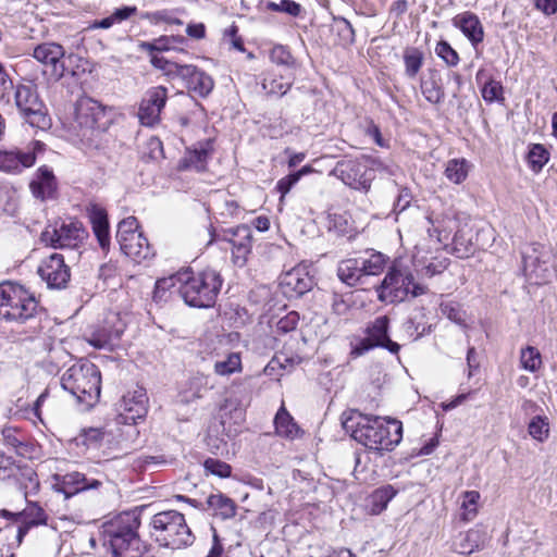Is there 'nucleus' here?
Listing matches in <instances>:
<instances>
[{
  "label": "nucleus",
  "mask_w": 557,
  "mask_h": 557,
  "mask_svg": "<svg viewBox=\"0 0 557 557\" xmlns=\"http://www.w3.org/2000/svg\"><path fill=\"white\" fill-rule=\"evenodd\" d=\"M221 286L222 278L215 270L207 269L195 275L185 271L178 293L188 306L209 308L214 305Z\"/></svg>",
  "instance_id": "obj_5"
},
{
  "label": "nucleus",
  "mask_w": 557,
  "mask_h": 557,
  "mask_svg": "<svg viewBox=\"0 0 557 557\" xmlns=\"http://www.w3.org/2000/svg\"><path fill=\"white\" fill-rule=\"evenodd\" d=\"M106 107L89 97H82L75 104V123L81 136L85 137L89 132L106 129Z\"/></svg>",
  "instance_id": "obj_11"
},
{
  "label": "nucleus",
  "mask_w": 557,
  "mask_h": 557,
  "mask_svg": "<svg viewBox=\"0 0 557 557\" xmlns=\"http://www.w3.org/2000/svg\"><path fill=\"white\" fill-rule=\"evenodd\" d=\"M87 214L101 250L108 252L110 249V231L107 211L97 203H90L87 206Z\"/></svg>",
  "instance_id": "obj_20"
},
{
  "label": "nucleus",
  "mask_w": 557,
  "mask_h": 557,
  "mask_svg": "<svg viewBox=\"0 0 557 557\" xmlns=\"http://www.w3.org/2000/svg\"><path fill=\"white\" fill-rule=\"evenodd\" d=\"M520 362L523 369L535 372L542 364L541 354L537 348L528 346L521 350Z\"/></svg>",
  "instance_id": "obj_42"
},
{
  "label": "nucleus",
  "mask_w": 557,
  "mask_h": 557,
  "mask_svg": "<svg viewBox=\"0 0 557 557\" xmlns=\"http://www.w3.org/2000/svg\"><path fill=\"white\" fill-rule=\"evenodd\" d=\"M377 297L384 302H400L409 295L418 297L426 293V286L414 282L408 270L392 269L376 289Z\"/></svg>",
  "instance_id": "obj_8"
},
{
  "label": "nucleus",
  "mask_w": 557,
  "mask_h": 557,
  "mask_svg": "<svg viewBox=\"0 0 557 557\" xmlns=\"http://www.w3.org/2000/svg\"><path fill=\"white\" fill-rule=\"evenodd\" d=\"M33 195L41 200L51 199L57 191V181L53 172L46 165L37 170L36 177L30 182Z\"/></svg>",
  "instance_id": "obj_25"
},
{
  "label": "nucleus",
  "mask_w": 557,
  "mask_h": 557,
  "mask_svg": "<svg viewBox=\"0 0 557 557\" xmlns=\"http://www.w3.org/2000/svg\"><path fill=\"white\" fill-rule=\"evenodd\" d=\"M297 175L294 173L288 174L276 183V189L281 194L280 201L282 202L284 197L289 193V190L298 183Z\"/></svg>",
  "instance_id": "obj_57"
},
{
  "label": "nucleus",
  "mask_w": 557,
  "mask_h": 557,
  "mask_svg": "<svg viewBox=\"0 0 557 557\" xmlns=\"http://www.w3.org/2000/svg\"><path fill=\"white\" fill-rule=\"evenodd\" d=\"M138 226V221L135 216H127L119 223L116 240L120 244V248H122L129 238H135L134 236L140 233Z\"/></svg>",
  "instance_id": "obj_40"
},
{
  "label": "nucleus",
  "mask_w": 557,
  "mask_h": 557,
  "mask_svg": "<svg viewBox=\"0 0 557 557\" xmlns=\"http://www.w3.org/2000/svg\"><path fill=\"white\" fill-rule=\"evenodd\" d=\"M32 55L45 66L44 74L48 75L50 81L58 82L66 74L76 75L70 65L77 61L78 57L73 53L66 55L64 48L57 42L37 45Z\"/></svg>",
  "instance_id": "obj_9"
},
{
  "label": "nucleus",
  "mask_w": 557,
  "mask_h": 557,
  "mask_svg": "<svg viewBox=\"0 0 557 557\" xmlns=\"http://www.w3.org/2000/svg\"><path fill=\"white\" fill-rule=\"evenodd\" d=\"M397 491L392 485H385L377 488L373 495V505L377 507L379 511L384 510L387 504L395 497Z\"/></svg>",
  "instance_id": "obj_49"
},
{
  "label": "nucleus",
  "mask_w": 557,
  "mask_h": 557,
  "mask_svg": "<svg viewBox=\"0 0 557 557\" xmlns=\"http://www.w3.org/2000/svg\"><path fill=\"white\" fill-rule=\"evenodd\" d=\"M150 535L160 546L172 549L186 547L194 542L184 515L176 510L156 513L150 521Z\"/></svg>",
  "instance_id": "obj_4"
},
{
  "label": "nucleus",
  "mask_w": 557,
  "mask_h": 557,
  "mask_svg": "<svg viewBox=\"0 0 557 557\" xmlns=\"http://www.w3.org/2000/svg\"><path fill=\"white\" fill-rule=\"evenodd\" d=\"M101 374L96 364L78 361L71 366L61 377L62 387L79 404L92 407L100 397Z\"/></svg>",
  "instance_id": "obj_3"
},
{
  "label": "nucleus",
  "mask_w": 557,
  "mask_h": 557,
  "mask_svg": "<svg viewBox=\"0 0 557 557\" xmlns=\"http://www.w3.org/2000/svg\"><path fill=\"white\" fill-rule=\"evenodd\" d=\"M17 471V466L12 458L0 454V481L13 478Z\"/></svg>",
  "instance_id": "obj_58"
},
{
  "label": "nucleus",
  "mask_w": 557,
  "mask_h": 557,
  "mask_svg": "<svg viewBox=\"0 0 557 557\" xmlns=\"http://www.w3.org/2000/svg\"><path fill=\"white\" fill-rule=\"evenodd\" d=\"M265 8L273 12H284L292 16H298L301 12V5L293 0H282L281 2L269 1Z\"/></svg>",
  "instance_id": "obj_51"
},
{
  "label": "nucleus",
  "mask_w": 557,
  "mask_h": 557,
  "mask_svg": "<svg viewBox=\"0 0 557 557\" xmlns=\"http://www.w3.org/2000/svg\"><path fill=\"white\" fill-rule=\"evenodd\" d=\"M36 154L33 149L0 151V171L20 173L23 169L35 164Z\"/></svg>",
  "instance_id": "obj_22"
},
{
  "label": "nucleus",
  "mask_w": 557,
  "mask_h": 557,
  "mask_svg": "<svg viewBox=\"0 0 557 557\" xmlns=\"http://www.w3.org/2000/svg\"><path fill=\"white\" fill-rule=\"evenodd\" d=\"M243 370L242 356L239 352H228L218 358L213 363V372L219 376H230Z\"/></svg>",
  "instance_id": "obj_31"
},
{
  "label": "nucleus",
  "mask_w": 557,
  "mask_h": 557,
  "mask_svg": "<svg viewBox=\"0 0 557 557\" xmlns=\"http://www.w3.org/2000/svg\"><path fill=\"white\" fill-rule=\"evenodd\" d=\"M299 315L297 312L292 311L277 322V330L282 333H288L297 327Z\"/></svg>",
  "instance_id": "obj_59"
},
{
  "label": "nucleus",
  "mask_w": 557,
  "mask_h": 557,
  "mask_svg": "<svg viewBox=\"0 0 557 557\" xmlns=\"http://www.w3.org/2000/svg\"><path fill=\"white\" fill-rule=\"evenodd\" d=\"M480 499V493L476 491H467L463 493L462 509L463 519L472 520L476 515V505Z\"/></svg>",
  "instance_id": "obj_50"
},
{
  "label": "nucleus",
  "mask_w": 557,
  "mask_h": 557,
  "mask_svg": "<svg viewBox=\"0 0 557 557\" xmlns=\"http://www.w3.org/2000/svg\"><path fill=\"white\" fill-rule=\"evenodd\" d=\"M534 7L545 15H553L557 12V0H534Z\"/></svg>",
  "instance_id": "obj_62"
},
{
  "label": "nucleus",
  "mask_w": 557,
  "mask_h": 557,
  "mask_svg": "<svg viewBox=\"0 0 557 557\" xmlns=\"http://www.w3.org/2000/svg\"><path fill=\"white\" fill-rule=\"evenodd\" d=\"M2 515L4 517L13 516V513L2 510ZM17 521L22 522V525L18 527L17 531V540L21 542L22 539L26 535L29 528L45 524L46 523V513L41 507H39L36 503L29 502L27 507L20 513L14 515Z\"/></svg>",
  "instance_id": "obj_24"
},
{
  "label": "nucleus",
  "mask_w": 557,
  "mask_h": 557,
  "mask_svg": "<svg viewBox=\"0 0 557 557\" xmlns=\"http://www.w3.org/2000/svg\"><path fill=\"white\" fill-rule=\"evenodd\" d=\"M481 94L483 99L488 102H503L504 98V87L500 82L490 78L482 86Z\"/></svg>",
  "instance_id": "obj_41"
},
{
  "label": "nucleus",
  "mask_w": 557,
  "mask_h": 557,
  "mask_svg": "<svg viewBox=\"0 0 557 557\" xmlns=\"http://www.w3.org/2000/svg\"><path fill=\"white\" fill-rule=\"evenodd\" d=\"M177 78L184 81L186 87L200 97L208 96L214 86L210 75L191 64H183Z\"/></svg>",
  "instance_id": "obj_19"
},
{
  "label": "nucleus",
  "mask_w": 557,
  "mask_h": 557,
  "mask_svg": "<svg viewBox=\"0 0 557 557\" xmlns=\"http://www.w3.org/2000/svg\"><path fill=\"white\" fill-rule=\"evenodd\" d=\"M104 431L97 428H90L85 431V442L89 445L97 444L104 438Z\"/></svg>",
  "instance_id": "obj_64"
},
{
  "label": "nucleus",
  "mask_w": 557,
  "mask_h": 557,
  "mask_svg": "<svg viewBox=\"0 0 557 557\" xmlns=\"http://www.w3.org/2000/svg\"><path fill=\"white\" fill-rule=\"evenodd\" d=\"M148 411V397L143 387H136L127 392L121 399L119 407V421L126 424H135L143 419Z\"/></svg>",
  "instance_id": "obj_15"
},
{
  "label": "nucleus",
  "mask_w": 557,
  "mask_h": 557,
  "mask_svg": "<svg viewBox=\"0 0 557 557\" xmlns=\"http://www.w3.org/2000/svg\"><path fill=\"white\" fill-rule=\"evenodd\" d=\"M208 159V150L206 149H195L189 152L187 157V162L190 168H194L196 171H203L206 168V162Z\"/></svg>",
  "instance_id": "obj_55"
},
{
  "label": "nucleus",
  "mask_w": 557,
  "mask_h": 557,
  "mask_svg": "<svg viewBox=\"0 0 557 557\" xmlns=\"http://www.w3.org/2000/svg\"><path fill=\"white\" fill-rule=\"evenodd\" d=\"M410 201H411L410 191L406 188L401 189L399 191V195H398L395 203H394V211L396 213L403 212L404 210H406L409 207Z\"/></svg>",
  "instance_id": "obj_61"
},
{
  "label": "nucleus",
  "mask_w": 557,
  "mask_h": 557,
  "mask_svg": "<svg viewBox=\"0 0 557 557\" xmlns=\"http://www.w3.org/2000/svg\"><path fill=\"white\" fill-rule=\"evenodd\" d=\"M440 309L442 314L447 317L450 321L457 324L465 322V312L460 309L458 304L451 301L442 302Z\"/></svg>",
  "instance_id": "obj_54"
},
{
  "label": "nucleus",
  "mask_w": 557,
  "mask_h": 557,
  "mask_svg": "<svg viewBox=\"0 0 557 557\" xmlns=\"http://www.w3.org/2000/svg\"><path fill=\"white\" fill-rule=\"evenodd\" d=\"M293 85V77L277 76L275 74L267 75L262 81V88L269 96L282 97L287 94Z\"/></svg>",
  "instance_id": "obj_35"
},
{
  "label": "nucleus",
  "mask_w": 557,
  "mask_h": 557,
  "mask_svg": "<svg viewBox=\"0 0 557 557\" xmlns=\"http://www.w3.org/2000/svg\"><path fill=\"white\" fill-rule=\"evenodd\" d=\"M213 386L210 376L198 373L189 377L181 387L178 393L180 401L183 404H191L201 399Z\"/></svg>",
  "instance_id": "obj_21"
},
{
  "label": "nucleus",
  "mask_w": 557,
  "mask_h": 557,
  "mask_svg": "<svg viewBox=\"0 0 557 557\" xmlns=\"http://www.w3.org/2000/svg\"><path fill=\"white\" fill-rule=\"evenodd\" d=\"M207 504L223 520L231 519L236 515V504L234 500L221 493L211 494L207 499Z\"/></svg>",
  "instance_id": "obj_34"
},
{
  "label": "nucleus",
  "mask_w": 557,
  "mask_h": 557,
  "mask_svg": "<svg viewBox=\"0 0 557 557\" xmlns=\"http://www.w3.org/2000/svg\"><path fill=\"white\" fill-rule=\"evenodd\" d=\"M487 534L481 529H470L460 534L454 542V550L461 555H470L482 549L487 543Z\"/></svg>",
  "instance_id": "obj_26"
},
{
  "label": "nucleus",
  "mask_w": 557,
  "mask_h": 557,
  "mask_svg": "<svg viewBox=\"0 0 557 557\" xmlns=\"http://www.w3.org/2000/svg\"><path fill=\"white\" fill-rule=\"evenodd\" d=\"M102 485L103 481L101 479L89 478L78 471L52 476V488L63 494L65 499L85 491L99 490Z\"/></svg>",
  "instance_id": "obj_13"
},
{
  "label": "nucleus",
  "mask_w": 557,
  "mask_h": 557,
  "mask_svg": "<svg viewBox=\"0 0 557 557\" xmlns=\"http://www.w3.org/2000/svg\"><path fill=\"white\" fill-rule=\"evenodd\" d=\"M124 332V324L117 315L108 317L103 324L94 329L86 341L97 349H111Z\"/></svg>",
  "instance_id": "obj_17"
},
{
  "label": "nucleus",
  "mask_w": 557,
  "mask_h": 557,
  "mask_svg": "<svg viewBox=\"0 0 557 557\" xmlns=\"http://www.w3.org/2000/svg\"><path fill=\"white\" fill-rule=\"evenodd\" d=\"M87 236L88 233L79 221H63L60 225L48 226L41 233L40 239L54 249H77Z\"/></svg>",
  "instance_id": "obj_10"
},
{
  "label": "nucleus",
  "mask_w": 557,
  "mask_h": 557,
  "mask_svg": "<svg viewBox=\"0 0 557 557\" xmlns=\"http://www.w3.org/2000/svg\"><path fill=\"white\" fill-rule=\"evenodd\" d=\"M275 431L278 436L294 440L299 434V428L285 407H281L274 418Z\"/></svg>",
  "instance_id": "obj_32"
},
{
  "label": "nucleus",
  "mask_w": 557,
  "mask_h": 557,
  "mask_svg": "<svg viewBox=\"0 0 557 557\" xmlns=\"http://www.w3.org/2000/svg\"><path fill=\"white\" fill-rule=\"evenodd\" d=\"M363 276L377 275L386 265V258L381 252H371L359 257Z\"/></svg>",
  "instance_id": "obj_38"
},
{
  "label": "nucleus",
  "mask_w": 557,
  "mask_h": 557,
  "mask_svg": "<svg viewBox=\"0 0 557 557\" xmlns=\"http://www.w3.org/2000/svg\"><path fill=\"white\" fill-rule=\"evenodd\" d=\"M1 434L5 445L14 448L20 455L24 454L23 447L25 436L21 431L16 428L8 426L2 430Z\"/></svg>",
  "instance_id": "obj_45"
},
{
  "label": "nucleus",
  "mask_w": 557,
  "mask_h": 557,
  "mask_svg": "<svg viewBox=\"0 0 557 557\" xmlns=\"http://www.w3.org/2000/svg\"><path fill=\"white\" fill-rule=\"evenodd\" d=\"M548 159L549 152L543 145H532L528 153V161L533 171L539 172L547 163Z\"/></svg>",
  "instance_id": "obj_44"
},
{
  "label": "nucleus",
  "mask_w": 557,
  "mask_h": 557,
  "mask_svg": "<svg viewBox=\"0 0 557 557\" xmlns=\"http://www.w3.org/2000/svg\"><path fill=\"white\" fill-rule=\"evenodd\" d=\"M135 238H129L127 243L121 248V250L129 258H132L136 262H141L143 260L149 259L153 256V251L148 243V239L143 235V233H138L134 236Z\"/></svg>",
  "instance_id": "obj_28"
},
{
  "label": "nucleus",
  "mask_w": 557,
  "mask_h": 557,
  "mask_svg": "<svg viewBox=\"0 0 557 557\" xmlns=\"http://www.w3.org/2000/svg\"><path fill=\"white\" fill-rule=\"evenodd\" d=\"M350 188L368 191L374 176L370 173L368 164L358 159L338 161L330 172Z\"/></svg>",
  "instance_id": "obj_12"
},
{
  "label": "nucleus",
  "mask_w": 557,
  "mask_h": 557,
  "mask_svg": "<svg viewBox=\"0 0 557 557\" xmlns=\"http://www.w3.org/2000/svg\"><path fill=\"white\" fill-rule=\"evenodd\" d=\"M366 161L368 163V169L371 174H372V172H379L381 174L389 175V176H393L396 174L397 168L393 164H387V163L383 162L382 160L375 159V158H368Z\"/></svg>",
  "instance_id": "obj_56"
},
{
  "label": "nucleus",
  "mask_w": 557,
  "mask_h": 557,
  "mask_svg": "<svg viewBox=\"0 0 557 557\" xmlns=\"http://www.w3.org/2000/svg\"><path fill=\"white\" fill-rule=\"evenodd\" d=\"M342 425L355 441L377 453L392 451L403 438V424L396 419L349 411L342 414Z\"/></svg>",
  "instance_id": "obj_1"
},
{
  "label": "nucleus",
  "mask_w": 557,
  "mask_h": 557,
  "mask_svg": "<svg viewBox=\"0 0 557 557\" xmlns=\"http://www.w3.org/2000/svg\"><path fill=\"white\" fill-rule=\"evenodd\" d=\"M468 377H471L480 368L478 352L474 347H470L467 351Z\"/></svg>",
  "instance_id": "obj_63"
},
{
  "label": "nucleus",
  "mask_w": 557,
  "mask_h": 557,
  "mask_svg": "<svg viewBox=\"0 0 557 557\" xmlns=\"http://www.w3.org/2000/svg\"><path fill=\"white\" fill-rule=\"evenodd\" d=\"M14 104L20 116L30 126L40 129L50 126L48 109L35 84H17L14 88Z\"/></svg>",
  "instance_id": "obj_7"
},
{
  "label": "nucleus",
  "mask_w": 557,
  "mask_h": 557,
  "mask_svg": "<svg viewBox=\"0 0 557 557\" xmlns=\"http://www.w3.org/2000/svg\"><path fill=\"white\" fill-rule=\"evenodd\" d=\"M270 59L277 65H283L293 69L296 65V60L290 53L288 47L283 45H275L270 51Z\"/></svg>",
  "instance_id": "obj_43"
},
{
  "label": "nucleus",
  "mask_w": 557,
  "mask_h": 557,
  "mask_svg": "<svg viewBox=\"0 0 557 557\" xmlns=\"http://www.w3.org/2000/svg\"><path fill=\"white\" fill-rule=\"evenodd\" d=\"M312 286L313 280L301 264L284 272L280 277L282 293L289 299L305 295Z\"/></svg>",
  "instance_id": "obj_18"
},
{
  "label": "nucleus",
  "mask_w": 557,
  "mask_h": 557,
  "mask_svg": "<svg viewBox=\"0 0 557 557\" xmlns=\"http://www.w3.org/2000/svg\"><path fill=\"white\" fill-rule=\"evenodd\" d=\"M389 320L386 315L377 317L368 327V338L373 342L376 347H383L392 354H397L400 349L399 344L393 342L388 336Z\"/></svg>",
  "instance_id": "obj_23"
},
{
  "label": "nucleus",
  "mask_w": 557,
  "mask_h": 557,
  "mask_svg": "<svg viewBox=\"0 0 557 557\" xmlns=\"http://www.w3.org/2000/svg\"><path fill=\"white\" fill-rule=\"evenodd\" d=\"M37 273L49 288L57 289L65 287L71 277L70 268L64 263V258L60 253H52L44 259Z\"/></svg>",
  "instance_id": "obj_16"
},
{
  "label": "nucleus",
  "mask_w": 557,
  "mask_h": 557,
  "mask_svg": "<svg viewBox=\"0 0 557 557\" xmlns=\"http://www.w3.org/2000/svg\"><path fill=\"white\" fill-rule=\"evenodd\" d=\"M359 262V258H351L339 262L337 275L343 283L355 286L361 282L364 276Z\"/></svg>",
  "instance_id": "obj_30"
},
{
  "label": "nucleus",
  "mask_w": 557,
  "mask_h": 557,
  "mask_svg": "<svg viewBox=\"0 0 557 557\" xmlns=\"http://www.w3.org/2000/svg\"><path fill=\"white\" fill-rule=\"evenodd\" d=\"M25 497L36 494L39 490V480L35 470L30 467L17 466V471L13 475Z\"/></svg>",
  "instance_id": "obj_33"
},
{
  "label": "nucleus",
  "mask_w": 557,
  "mask_h": 557,
  "mask_svg": "<svg viewBox=\"0 0 557 557\" xmlns=\"http://www.w3.org/2000/svg\"><path fill=\"white\" fill-rule=\"evenodd\" d=\"M203 467L207 472L220 478H228L232 472V468L228 463L213 458H208Z\"/></svg>",
  "instance_id": "obj_53"
},
{
  "label": "nucleus",
  "mask_w": 557,
  "mask_h": 557,
  "mask_svg": "<svg viewBox=\"0 0 557 557\" xmlns=\"http://www.w3.org/2000/svg\"><path fill=\"white\" fill-rule=\"evenodd\" d=\"M549 420L545 414L533 416L528 424L529 435L540 443L549 437Z\"/></svg>",
  "instance_id": "obj_37"
},
{
  "label": "nucleus",
  "mask_w": 557,
  "mask_h": 557,
  "mask_svg": "<svg viewBox=\"0 0 557 557\" xmlns=\"http://www.w3.org/2000/svg\"><path fill=\"white\" fill-rule=\"evenodd\" d=\"M469 171V164L465 159H453L446 164L445 176L448 181L455 184L462 183Z\"/></svg>",
  "instance_id": "obj_39"
},
{
  "label": "nucleus",
  "mask_w": 557,
  "mask_h": 557,
  "mask_svg": "<svg viewBox=\"0 0 557 557\" xmlns=\"http://www.w3.org/2000/svg\"><path fill=\"white\" fill-rule=\"evenodd\" d=\"M454 23L458 28H460L462 34L472 42V45L475 46L483 40V27L475 14L465 12L457 15Z\"/></svg>",
  "instance_id": "obj_27"
},
{
  "label": "nucleus",
  "mask_w": 557,
  "mask_h": 557,
  "mask_svg": "<svg viewBox=\"0 0 557 557\" xmlns=\"http://www.w3.org/2000/svg\"><path fill=\"white\" fill-rule=\"evenodd\" d=\"M373 347H376L368 337L358 341L352 345L350 355L355 358L362 356Z\"/></svg>",
  "instance_id": "obj_60"
},
{
  "label": "nucleus",
  "mask_w": 557,
  "mask_h": 557,
  "mask_svg": "<svg viewBox=\"0 0 557 557\" xmlns=\"http://www.w3.org/2000/svg\"><path fill=\"white\" fill-rule=\"evenodd\" d=\"M37 311L38 301L22 286L0 284V320L25 323L33 320Z\"/></svg>",
  "instance_id": "obj_6"
},
{
  "label": "nucleus",
  "mask_w": 557,
  "mask_h": 557,
  "mask_svg": "<svg viewBox=\"0 0 557 557\" xmlns=\"http://www.w3.org/2000/svg\"><path fill=\"white\" fill-rule=\"evenodd\" d=\"M421 92L426 101L432 104L442 103L445 99V91L440 74L431 72L428 78L421 79Z\"/></svg>",
  "instance_id": "obj_29"
},
{
  "label": "nucleus",
  "mask_w": 557,
  "mask_h": 557,
  "mask_svg": "<svg viewBox=\"0 0 557 557\" xmlns=\"http://www.w3.org/2000/svg\"><path fill=\"white\" fill-rule=\"evenodd\" d=\"M140 525L137 511H124L113 517L102 525L104 545L109 546L115 557H139Z\"/></svg>",
  "instance_id": "obj_2"
},
{
  "label": "nucleus",
  "mask_w": 557,
  "mask_h": 557,
  "mask_svg": "<svg viewBox=\"0 0 557 557\" xmlns=\"http://www.w3.org/2000/svg\"><path fill=\"white\" fill-rule=\"evenodd\" d=\"M184 274L185 272H180L176 274H173L169 277L160 278L156 282V290L154 296L158 297L161 292L170 290L172 288H177L183 284L184 282Z\"/></svg>",
  "instance_id": "obj_52"
},
{
  "label": "nucleus",
  "mask_w": 557,
  "mask_h": 557,
  "mask_svg": "<svg viewBox=\"0 0 557 557\" xmlns=\"http://www.w3.org/2000/svg\"><path fill=\"white\" fill-rule=\"evenodd\" d=\"M151 64L161 70L164 75L171 77V78H177L183 64H178L173 61H169L163 57L159 55H152L151 58Z\"/></svg>",
  "instance_id": "obj_47"
},
{
  "label": "nucleus",
  "mask_w": 557,
  "mask_h": 557,
  "mask_svg": "<svg viewBox=\"0 0 557 557\" xmlns=\"http://www.w3.org/2000/svg\"><path fill=\"white\" fill-rule=\"evenodd\" d=\"M330 231L335 232L341 236H350L354 227L352 222L346 214H332L330 218Z\"/></svg>",
  "instance_id": "obj_46"
},
{
  "label": "nucleus",
  "mask_w": 557,
  "mask_h": 557,
  "mask_svg": "<svg viewBox=\"0 0 557 557\" xmlns=\"http://www.w3.org/2000/svg\"><path fill=\"white\" fill-rule=\"evenodd\" d=\"M435 53L441 58L448 66H456L459 62V55L455 49L445 40L437 42L435 47Z\"/></svg>",
  "instance_id": "obj_48"
},
{
  "label": "nucleus",
  "mask_w": 557,
  "mask_h": 557,
  "mask_svg": "<svg viewBox=\"0 0 557 557\" xmlns=\"http://www.w3.org/2000/svg\"><path fill=\"white\" fill-rule=\"evenodd\" d=\"M168 89L163 86L149 88L138 107L137 116L144 126L152 127L160 122V114L165 107Z\"/></svg>",
  "instance_id": "obj_14"
},
{
  "label": "nucleus",
  "mask_w": 557,
  "mask_h": 557,
  "mask_svg": "<svg viewBox=\"0 0 557 557\" xmlns=\"http://www.w3.org/2000/svg\"><path fill=\"white\" fill-rule=\"evenodd\" d=\"M405 75L414 78L423 65V52L416 48H406L404 51Z\"/></svg>",
  "instance_id": "obj_36"
}]
</instances>
